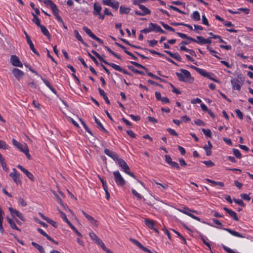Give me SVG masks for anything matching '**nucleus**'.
Wrapping results in <instances>:
<instances>
[{"label":"nucleus","instance_id":"f257e3e1","mask_svg":"<svg viewBox=\"0 0 253 253\" xmlns=\"http://www.w3.org/2000/svg\"><path fill=\"white\" fill-rule=\"evenodd\" d=\"M245 79L242 74L237 75L236 78L232 79L231 83L233 89L239 91L244 83Z\"/></svg>","mask_w":253,"mask_h":253},{"label":"nucleus","instance_id":"f03ea898","mask_svg":"<svg viewBox=\"0 0 253 253\" xmlns=\"http://www.w3.org/2000/svg\"><path fill=\"white\" fill-rule=\"evenodd\" d=\"M181 73L176 72V75L180 81L188 82L191 79V76L190 72L185 69H181Z\"/></svg>","mask_w":253,"mask_h":253},{"label":"nucleus","instance_id":"7ed1b4c3","mask_svg":"<svg viewBox=\"0 0 253 253\" xmlns=\"http://www.w3.org/2000/svg\"><path fill=\"white\" fill-rule=\"evenodd\" d=\"M113 175L115 181L118 185L121 186L125 184L126 181L118 170L114 171Z\"/></svg>","mask_w":253,"mask_h":253},{"label":"nucleus","instance_id":"20e7f679","mask_svg":"<svg viewBox=\"0 0 253 253\" xmlns=\"http://www.w3.org/2000/svg\"><path fill=\"white\" fill-rule=\"evenodd\" d=\"M89 235L90 238L93 240L95 243L98 245V246H100L102 250H104L106 249V247L103 242L101 241V240L93 232H90L89 234Z\"/></svg>","mask_w":253,"mask_h":253},{"label":"nucleus","instance_id":"39448f33","mask_svg":"<svg viewBox=\"0 0 253 253\" xmlns=\"http://www.w3.org/2000/svg\"><path fill=\"white\" fill-rule=\"evenodd\" d=\"M20 175L17 172L15 168L12 169V172L9 174V176L12 178L14 182L17 185L21 184Z\"/></svg>","mask_w":253,"mask_h":253},{"label":"nucleus","instance_id":"423d86ee","mask_svg":"<svg viewBox=\"0 0 253 253\" xmlns=\"http://www.w3.org/2000/svg\"><path fill=\"white\" fill-rule=\"evenodd\" d=\"M139 8L142 10V12H140L138 10H135V13L136 15L144 16L151 13V11L145 6L142 4L138 5Z\"/></svg>","mask_w":253,"mask_h":253},{"label":"nucleus","instance_id":"0eeeda50","mask_svg":"<svg viewBox=\"0 0 253 253\" xmlns=\"http://www.w3.org/2000/svg\"><path fill=\"white\" fill-rule=\"evenodd\" d=\"M8 210L10 212L11 215L15 218V217H19L21 220L25 221V218L23 215V214L17 211L16 210H15L13 209L11 207H10L8 208Z\"/></svg>","mask_w":253,"mask_h":253},{"label":"nucleus","instance_id":"6e6552de","mask_svg":"<svg viewBox=\"0 0 253 253\" xmlns=\"http://www.w3.org/2000/svg\"><path fill=\"white\" fill-rule=\"evenodd\" d=\"M10 63L11 64L15 67H18L20 68L23 67V64L20 61L19 58L14 55H12L10 57Z\"/></svg>","mask_w":253,"mask_h":253},{"label":"nucleus","instance_id":"1a4fd4ad","mask_svg":"<svg viewBox=\"0 0 253 253\" xmlns=\"http://www.w3.org/2000/svg\"><path fill=\"white\" fill-rule=\"evenodd\" d=\"M102 2L104 4L114 8L116 10L118 9L120 4L119 1L115 0H103Z\"/></svg>","mask_w":253,"mask_h":253},{"label":"nucleus","instance_id":"9d476101","mask_svg":"<svg viewBox=\"0 0 253 253\" xmlns=\"http://www.w3.org/2000/svg\"><path fill=\"white\" fill-rule=\"evenodd\" d=\"M24 34L25 35L26 39L27 40V42L28 44L29 45L30 48L31 50L36 54H37L38 56H40L39 53L36 50L34 47V45L31 41L29 36L27 34V33L24 31Z\"/></svg>","mask_w":253,"mask_h":253},{"label":"nucleus","instance_id":"9b49d317","mask_svg":"<svg viewBox=\"0 0 253 253\" xmlns=\"http://www.w3.org/2000/svg\"><path fill=\"white\" fill-rule=\"evenodd\" d=\"M166 162L170 165L172 168L179 169L180 167L177 162L172 161L171 158L169 155H166L165 156Z\"/></svg>","mask_w":253,"mask_h":253},{"label":"nucleus","instance_id":"f8f14e48","mask_svg":"<svg viewBox=\"0 0 253 253\" xmlns=\"http://www.w3.org/2000/svg\"><path fill=\"white\" fill-rule=\"evenodd\" d=\"M12 144L15 147L18 149L20 151L23 152L25 151V148H28V146L26 143L21 144L16 141L15 139H12Z\"/></svg>","mask_w":253,"mask_h":253},{"label":"nucleus","instance_id":"ddd939ff","mask_svg":"<svg viewBox=\"0 0 253 253\" xmlns=\"http://www.w3.org/2000/svg\"><path fill=\"white\" fill-rule=\"evenodd\" d=\"M12 73L15 78L18 81L22 79L24 75V72L17 68H14L12 70Z\"/></svg>","mask_w":253,"mask_h":253},{"label":"nucleus","instance_id":"4468645a","mask_svg":"<svg viewBox=\"0 0 253 253\" xmlns=\"http://www.w3.org/2000/svg\"><path fill=\"white\" fill-rule=\"evenodd\" d=\"M104 153L116 162L120 158L119 155L116 153L111 151L108 149L104 150Z\"/></svg>","mask_w":253,"mask_h":253},{"label":"nucleus","instance_id":"2eb2a0df","mask_svg":"<svg viewBox=\"0 0 253 253\" xmlns=\"http://www.w3.org/2000/svg\"><path fill=\"white\" fill-rule=\"evenodd\" d=\"M116 162L124 172H126V170L130 169L126 163L122 158H119Z\"/></svg>","mask_w":253,"mask_h":253},{"label":"nucleus","instance_id":"dca6fc26","mask_svg":"<svg viewBox=\"0 0 253 253\" xmlns=\"http://www.w3.org/2000/svg\"><path fill=\"white\" fill-rule=\"evenodd\" d=\"M82 212L84 215V216L86 218V219L90 222L91 224H92L95 227L98 226V224H97L98 221L96 220H95L92 216L88 214L87 213H86L83 210H82Z\"/></svg>","mask_w":253,"mask_h":253},{"label":"nucleus","instance_id":"f3484780","mask_svg":"<svg viewBox=\"0 0 253 253\" xmlns=\"http://www.w3.org/2000/svg\"><path fill=\"white\" fill-rule=\"evenodd\" d=\"M17 167L20 169L22 171H23L26 175L27 176L31 179L32 181L34 180V175L29 172L27 169L23 168L21 165H18Z\"/></svg>","mask_w":253,"mask_h":253},{"label":"nucleus","instance_id":"a211bd4d","mask_svg":"<svg viewBox=\"0 0 253 253\" xmlns=\"http://www.w3.org/2000/svg\"><path fill=\"white\" fill-rule=\"evenodd\" d=\"M108 65H109V66L111 67L114 69H115V70H116L117 71H118L121 72H123L125 74L129 75H131L126 70L122 69L119 65H116V64H115L114 63H109V64H108Z\"/></svg>","mask_w":253,"mask_h":253},{"label":"nucleus","instance_id":"6ab92c4d","mask_svg":"<svg viewBox=\"0 0 253 253\" xmlns=\"http://www.w3.org/2000/svg\"><path fill=\"white\" fill-rule=\"evenodd\" d=\"M150 25L152 31H154L155 32H161L164 34H165L166 33L160 27V26H159L156 24L150 23Z\"/></svg>","mask_w":253,"mask_h":253},{"label":"nucleus","instance_id":"aec40b11","mask_svg":"<svg viewBox=\"0 0 253 253\" xmlns=\"http://www.w3.org/2000/svg\"><path fill=\"white\" fill-rule=\"evenodd\" d=\"M223 210L225 211H226L229 214V215L230 216V217L233 218L235 220H236L237 221H239V218L237 215L235 211H232L230 209H228L226 207H224L223 208Z\"/></svg>","mask_w":253,"mask_h":253},{"label":"nucleus","instance_id":"412c9836","mask_svg":"<svg viewBox=\"0 0 253 253\" xmlns=\"http://www.w3.org/2000/svg\"><path fill=\"white\" fill-rule=\"evenodd\" d=\"M223 230H225L231 234L232 235L240 237V238H245V237L241 234H240L239 232L235 231L234 230H231L229 228H222Z\"/></svg>","mask_w":253,"mask_h":253},{"label":"nucleus","instance_id":"4be33fe9","mask_svg":"<svg viewBox=\"0 0 253 253\" xmlns=\"http://www.w3.org/2000/svg\"><path fill=\"white\" fill-rule=\"evenodd\" d=\"M93 14L97 15V14H99V13H100L102 7L99 3L95 2L93 5Z\"/></svg>","mask_w":253,"mask_h":253},{"label":"nucleus","instance_id":"5701e85b","mask_svg":"<svg viewBox=\"0 0 253 253\" xmlns=\"http://www.w3.org/2000/svg\"><path fill=\"white\" fill-rule=\"evenodd\" d=\"M41 79L42 80V81L43 82V83L45 84L50 89V90L53 93H54L55 94L57 95V91H56L55 88H53L51 85V84H50V83L49 82V81H48L47 80H46L45 79H43L42 77H41Z\"/></svg>","mask_w":253,"mask_h":253},{"label":"nucleus","instance_id":"b1692460","mask_svg":"<svg viewBox=\"0 0 253 253\" xmlns=\"http://www.w3.org/2000/svg\"><path fill=\"white\" fill-rule=\"evenodd\" d=\"M91 52L100 61H101L102 62L104 63V64H105L106 65H108L109 64V62H108V61H107L106 60H105V59H104L102 56L98 53H97L96 51L94 50H92L91 51Z\"/></svg>","mask_w":253,"mask_h":253},{"label":"nucleus","instance_id":"393cba45","mask_svg":"<svg viewBox=\"0 0 253 253\" xmlns=\"http://www.w3.org/2000/svg\"><path fill=\"white\" fill-rule=\"evenodd\" d=\"M98 91H99V94L100 95L103 97L104 99L105 100V102L109 105L110 104V102L108 99V98L107 97V96H106V94L105 92V91L102 89H101L100 88H98Z\"/></svg>","mask_w":253,"mask_h":253},{"label":"nucleus","instance_id":"a878e982","mask_svg":"<svg viewBox=\"0 0 253 253\" xmlns=\"http://www.w3.org/2000/svg\"><path fill=\"white\" fill-rule=\"evenodd\" d=\"M93 118H94V121H95V123H96V124L97 125L98 128H99L101 130H102V131H104V132H105L106 133H108V131L104 127V126L102 125V124L97 119V118L96 117V116L95 115L93 116Z\"/></svg>","mask_w":253,"mask_h":253},{"label":"nucleus","instance_id":"bb28decb","mask_svg":"<svg viewBox=\"0 0 253 253\" xmlns=\"http://www.w3.org/2000/svg\"><path fill=\"white\" fill-rule=\"evenodd\" d=\"M7 222H8V223L9 224L10 227L12 229H15V230H16L18 231H20L19 228L17 227L14 221L12 219H11L9 217H7Z\"/></svg>","mask_w":253,"mask_h":253},{"label":"nucleus","instance_id":"cd10ccee","mask_svg":"<svg viewBox=\"0 0 253 253\" xmlns=\"http://www.w3.org/2000/svg\"><path fill=\"white\" fill-rule=\"evenodd\" d=\"M145 223L150 229H154L155 222L154 220L147 218L145 220Z\"/></svg>","mask_w":253,"mask_h":253},{"label":"nucleus","instance_id":"c85d7f7f","mask_svg":"<svg viewBox=\"0 0 253 253\" xmlns=\"http://www.w3.org/2000/svg\"><path fill=\"white\" fill-rule=\"evenodd\" d=\"M176 34L179 36L181 38L183 39H187L191 42H196V40L191 37L187 36L186 34L181 33L177 32Z\"/></svg>","mask_w":253,"mask_h":253},{"label":"nucleus","instance_id":"c756f323","mask_svg":"<svg viewBox=\"0 0 253 253\" xmlns=\"http://www.w3.org/2000/svg\"><path fill=\"white\" fill-rule=\"evenodd\" d=\"M60 214L61 217L69 225L70 227H71L73 224L71 222L68 220L67 218L66 214L65 213L61 211L60 210L58 209Z\"/></svg>","mask_w":253,"mask_h":253},{"label":"nucleus","instance_id":"7c9ffc66","mask_svg":"<svg viewBox=\"0 0 253 253\" xmlns=\"http://www.w3.org/2000/svg\"><path fill=\"white\" fill-rule=\"evenodd\" d=\"M39 27H40L41 31L42 33V34L45 36L47 37L48 38H50V35L46 28L42 25L40 26Z\"/></svg>","mask_w":253,"mask_h":253},{"label":"nucleus","instance_id":"2f4dec72","mask_svg":"<svg viewBox=\"0 0 253 253\" xmlns=\"http://www.w3.org/2000/svg\"><path fill=\"white\" fill-rule=\"evenodd\" d=\"M74 33L75 34V37L77 39L78 41L81 42L83 44H84V45L86 46L87 44L85 43L84 42L83 38H82L81 36L80 35L78 31L76 30H74Z\"/></svg>","mask_w":253,"mask_h":253},{"label":"nucleus","instance_id":"473e14b6","mask_svg":"<svg viewBox=\"0 0 253 253\" xmlns=\"http://www.w3.org/2000/svg\"><path fill=\"white\" fill-rule=\"evenodd\" d=\"M180 50H184V51H185L186 52H189L191 55H193V56H196V54H195V52H194V51L192 49H188L187 48H186V46H185L184 45H181L180 46Z\"/></svg>","mask_w":253,"mask_h":253},{"label":"nucleus","instance_id":"72a5a7b5","mask_svg":"<svg viewBox=\"0 0 253 253\" xmlns=\"http://www.w3.org/2000/svg\"><path fill=\"white\" fill-rule=\"evenodd\" d=\"M32 245L36 249H37L41 253H45L44 249L42 246L38 244L37 243L32 242Z\"/></svg>","mask_w":253,"mask_h":253},{"label":"nucleus","instance_id":"f704fd0d","mask_svg":"<svg viewBox=\"0 0 253 253\" xmlns=\"http://www.w3.org/2000/svg\"><path fill=\"white\" fill-rule=\"evenodd\" d=\"M33 16V22H34L38 27H40L42 25L41 24V21L40 19L34 13H32Z\"/></svg>","mask_w":253,"mask_h":253},{"label":"nucleus","instance_id":"c9c22d12","mask_svg":"<svg viewBox=\"0 0 253 253\" xmlns=\"http://www.w3.org/2000/svg\"><path fill=\"white\" fill-rule=\"evenodd\" d=\"M83 30L91 38H93L95 35L91 32V31L86 27H84Z\"/></svg>","mask_w":253,"mask_h":253},{"label":"nucleus","instance_id":"e433bc0d","mask_svg":"<svg viewBox=\"0 0 253 253\" xmlns=\"http://www.w3.org/2000/svg\"><path fill=\"white\" fill-rule=\"evenodd\" d=\"M191 18L195 21L200 20V15L199 13L197 11H194L192 15H191Z\"/></svg>","mask_w":253,"mask_h":253},{"label":"nucleus","instance_id":"4c0bfd02","mask_svg":"<svg viewBox=\"0 0 253 253\" xmlns=\"http://www.w3.org/2000/svg\"><path fill=\"white\" fill-rule=\"evenodd\" d=\"M130 8L125 7L122 5L120 8V12L121 14H128L129 12Z\"/></svg>","mask_w":253,"mask_h":253},{"label":"nucleus","instance_id":"58836bf2","mask_svg":"<svg viewBox=\"0 0 253 253\" xmlns=\"http://www.w3.org/2000/svg\"><path fill=\"white\" fill-rule=\"evenodd\" d=\"M128 68L132 72H133L134 73L139 74L142 75H144V72L142 71H139L136 69H135L133 66H128Z\"/></svg>","mask_w":253,"mask_h":253},{"label":"nucleus","instance_id":"ea45409f","mask_svg":"<svg viewBox=\"0 0 253 253\" xmlns=\"http://www.w3.org/2000/svg\"><path fill=\"white\" fill-rule=\"evenodd\" d=\"M154 182L157 185H158V188H159L160 189H161V188H162L163 189H166L169 187L168 185L167 184L160 183L155 180H154Z\"/></svg>","mask_w":253,"mask_h":253},{"label":"nucleus","instance_id":"a19ab883","mask_svg":"<svg viewBox=\"0 0 253 253\" xmlns=\"http://www.w3.org/2000/svg\"><path fill=\"white\" fill-rule=\"evenodd\" d=\"M80 120L82 124L83 125L85 129V130L88 133H89L90 134H91V135H93V134H92L91 131L90 130V129L88 128V127L86 126V125L85 124L84 122L82 119H80Z\"/></svg>","mask_w":253,"mask_h":253},{"label":"nucleus","instance_id":"79ce46f5","mask_svg":"<svg viewBox=\"0 0 253 253\" xmlns=\"http://www.w3.org/2000/svg\"><path fill=\"white\" fill-rule=\"evenodd\" d=\"M209 35L211 36V38H212V39H219V42L220 43H222V42H224L225 43V42L221 39V37L218 36V35H214L211 32L209 33Z\"/></svg>","mask_w":253,"mask_h":253},{"label":"nucleus","instance_id":"37998d69","mask_svg":"<svg viewBox=\"0 0 253 253\" xmlns=\"http://www.w3.org/2000/svg\"><path fill=\"white\" fill-rule=\"evenodd\" d=\"M206 180L211 183H212V184H213L215 185H219L221 187H223L224 186V183L222 182H216V181H213V180H212L211 179H206Z\"/></svg>","mask_w":253,"mask_h":253},{"label":"nucleus","instance_id":"c03bdc74","mask_svg":"<svg viewBox=\"0 0 253 253\" xmlns=\"http://www.w3.org/2000/svg\"><path fill=\"white\" fill-rule=\"evenodd\" d=\"M181 211L182 212H183V213L188 215V216H189V214H191L189 212V211H191V212H193L197 213L196 211L191 210H190L189 209H188V208H186V207L183 208L182 210Z\"/></svg>","mask_w":253,"mask_h":253},{"label":"nucleus","instance_id":"a18cd8bd","mask_svg":"<svg viewBox=\"0 0 253 253\" xmlns=\"http://www.w3.org/2000/svg\"><path fill=\"white\" fill-rule=\"evenodd\" d=\"M104 47L108 51V52H109V53H110L114 56L117 58L118 59H121V57L117 53L114 52L113 51H112L109 47L105 46Z\"/></svg>","mask_w":253,"mask_h":253},{"label":"nucleus","instance_id":"49530a36","mask_svg":"<svg viewBox=\"0 0 253 253\" xmlns=\"http://www.w3.org/2000/svg\"><path fill=\"white\" fill-rule=\"evenodd\" d=\"M130 63L131 64L133 65L134 66H135V67H137V68H140L143 69H144L146 71H147L148 70V69L147 68H146V67H145L143 65H142L138 63H137L136 62L130 61Z\"/></svg>","mask_w":253,"mask_h":253},{"label":"nucleus","instance_id":"de8ad7c7","mask_svg":"<svg viewBox=\"0 0 253 253\" xmlns=\"http://www.w3.org/2000/svg\"><path fill=\"white\" fill-rule=\"evenodd\" d=\"M196 38L198 40H196V42H195L201 44H205V39L203 37L197 36Z\"/></svg>","mask_w":253,"mask_h":253},{"label":"nucleus","instance_id":"09e8293b","mask_svg":"<svg viewBox=\"0 0 253 253\" xmlns=\"http://www.w3.org/2000/svg\"><path fill=\"white\" fill-rule=\"evenodd\" d=\"M130 240L134 244H135V245H136L137 247H138L139 248H140L141 249H142L144 247V246L140 243L137 240H135V239H132V238H130Z\"/></svg>","mask_w":253,"mask_h":253},{"label":"nucleus","instance_id":"8fccbe9b","mask_svg":"<svg viewBox=\"0 0 253 253\" xmlns=\"http://www.w3.org/2000/svg\"><path fill=\"white\" fill-rule=\"evenodd\" d=\"M233 153L237 158L240 159L242 157V154L237 149H233Z\"/></svg>","mask_w":253,"mask_h":253},{"label":"nucleus","instance_id":"3c124183","mask_svg":"<svg viewBox=\"0 0 253 253\" xmlns=\"http://www.w3.org/2000/svg\"><path fill=\"white\" fill-rule=\"evenodd\" d=\"M198 73H199L200 75L202 76L205 77H209V73L208 72H206L205 70L200 69L198 70Z\"/></svg>","mask_w":253,"mask_h":253},{"label":"nucleus","instance_id":"603ef678","mask_svg":"<svg viewBox=\"0 0 253 253\" xmlns=\"http://www.w3.org/2000/svg\"><path fill=\"white\" fill-rule=\"evenodd\" d=\"M132 194L137 197V198L138 200H141L142 199H143L144 201L145 200L144 198L142 197V196H141V195L138 193L134 189H132Z\"/></svg>","mask_w":253,"mask_h":253},{"label":"nucleus","instance_id":"864d4df0","mask_svg":"<svg viewBox=\"0 0 253 253\" xmlns=\"http://www.w3.org/2000/svg\"><path fill=\"white\" fill-rule=\"evenodd\" d=\"M202 131L206 136L211 137V132L210 129H206L205 128H202Z\"/></svg>","mask_w":253,"mask_h":253},{"label":"nucleus","instance_id":"5fc2aeb1","mask_svg":"<svg viewBox=\"0 0 253 253\" xmlns=\"http://www.w3.org/2000/svg\"><path fill=\"white\" fill-rule=\"evenodd\" d=\"M51 9L52 12L55 16L59 15V10L58 8H57L56 4L55 5H54L53 6H52L51 8Z\"/></svg>","mask_w":253,"mask_h":253},{"label":"nucleus","instance_id":"6e6d98bb","mask_svg":"<svg viewBox=\"0 0 253 253\" xmlns=\"http://www.w3.org/2000/svg\"><path fill=\"white\" fill-rule=\"evenodd\" d=\"M199 235H200V238H201V239H202V241H203V243H204L206 246H207L209 248V249L210 250H211V245H210V243H209L208 242H207L206 241V240H205V238H204V236H203L202 234H201V233H200Z\"/></svg>","mask_w":253,"mask_h":253},{"label":"nucleus","instance_id":"4d7b16f0","mask_svg":"<svg viewBox=\"0 0 253 253\" xmlns=\"http://www.w3.org/2000/svg\"><path fill=\"white\" fill-rule=\"evenodd\" d=\"M43 2L47 5H49L50 8L55 5V4L51 0H44Z\"/></svg>","mask_w":253,"mask_h":253},{"label":"nucleus","instance_id":"13d9d810","mask_svg":"<svg viewBox=\"0 0 253 253\" xmlns=\"http://www.w3.org/2000/svg\"><path fill=\"white\" fill-rule=\"evenodd\" d=\"M8 148V146L6 144V143L0 140V149H7Z\"/></svg>","mask_w":253,"mask_h":253},{"label":"nucleus","instance_id":"bf43d9fd","mask_svg":"<svg viewBox=\"0 0 253 253\" xmlns=\"http://www.w3.org/2000/svg\"><path fill=\"white\" fill-rule=\"evenodd\" d=\"M233 201L235 203L238 204L239 205L242 206V207H245V204L243 202V201L241 199H233Z\"/></svg>","mask_w":253,"mask_h":253},{"label":"nucleus","instance_id":"052dcab7","mask_svg":"<svg viewBox=\"0 0 253 253\" xmlns=\"http://www.w3.org/2000/svg\"><path fill=\"white\" fill-rule=\"evenodd\" d=\"M203 148L206 151V155L207 156H210L211 154V149L209 148L208 145H206L203 147Z\"/></svg>","mask_w":253,"mask_h":253},{"label":"nucleus","instance_id":"680f3d73","mask_svg":"<svg viewBox=\"0 0 253 253\" xmlns=\"http://www.w3.org/2000/svg\"><path fill=\"white\" fill-rule=\"evenodd\" d=\"M194 123L196 125L199 126H204L205 124V123L200 119H197L194 121Z\"/></svg>","mask_w":253,"mask_h":253},{"label":"nucleus","instance_id":"e2e57ef3","mask_svg":"<svg viewBox=\"0 0 253 253\" xmlns=\"http://www.w3.org/2000/svg\"><path fill=\"white\" fill-rule=\"evenodd\" d=\"M167 131H168L170 134L173 136H178V134L176 132V131L171 128H169L167 129Z\"/></svg>","mask_w":253,"mask_h":253},{"label":"nucleus","instance_id":"0e129e2a","mask_svg":"<svg viewBox=\"0 0 253 253\" xmlns=\"http://www.w3.org/2000/svg\"><path fill=\"white\" fill-rule=\"evenodd\" d=\"M203 163L208 167H211L214 165V164L211 160L207 161H203Z\"/></svg>","mask_w":253,"mask_h":253},{"label":"nucleus","instance_id":"69168bd1","mask_svg":"<svg viewBox=\"0 0 253 253\" xmlns=\"http://www.w3.org/2000/svg\"><path fill=\"white\" fill-rule=\"evenodd\" d=\"M235 112H236V114L237 115L238 117L240 119H241V120L243 119V115L242 112L240 110L236 109L235 110Z\"/></svg>","mask_w":253,"mask_h":253},{"label":"nucleus","instance_id":"338daca9","mask_svg":"<svg viewBox=\"0 0 253 253\" xmlns=\"http://www.w3.org/2000/svg\"><path fill=\"white\" fill-rule=\"evenodd\" d=\"M18 203L20 204H21L23 207H25L27 205V203L21 197H19L18 198Z\"/></svg>","mask_w":253,"mask_h":253},{"label":"nucleus","instance_id":"774afa93","mask_svg":"<svg viewBox=\"0 0 253 253\" xmlns=\"http://www.w3.org/2000/svg\"><path fill=\"white\" fill-rule=\"evenodd\" d=\"M47 222L48 223H49V224H50L53 227H55V228H56L57 227V222L54 221H53V220H52V219H51L49 218L48 219V220L47 221Z\"/></svg>","mask_w":253,"mask_h":253}]
</instances>
